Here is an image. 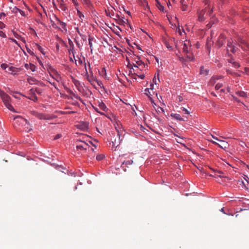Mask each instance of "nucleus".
Instances as JSON below:
<instances>
[{
    "instance_id": "f257e3e1",
    "label": "nucleus",
    "mask_w": 249,
    "mask_h": 249,
    "mask_svg": "<svg viewBox=\"0 0 249 249\" xmlns=\"http://www.w3.org/2000/svg\"><path fill=\"white\" fill-rule=\"evenodd\" d=\"M213 12V8L210 9L209 4L205 9L198 12V20L200 21H203L208 17H210Z\"/></svg>"
},
{
    "instance_id": "f03ea898",
    "label": "nucleus",
    "mask_w": 249,
    "mask_h": 249,
    "mask_svg": "<svg viewBox=\"0 0 249 249\" xmlns=\"http://www.w3.org/2000/svg\"><path fill=\"white\" fill-rule=\"evenodd\" d=\"M0 97L6 107L10 110L15 111L14 107L10 104V97L1 89H0Z\"/></svg>"
},
{
    "instance_id": "7ed1b4c3",
    "label": "nucleus",
    "mask_w": 249,
    "mask_h": 249,
    "mask_svg": "<svg viewBox=\"0 0 249 249\" xmlns=\"http://www.w3.org/2000/svg\"><path fill=\"white\" fill-rule=\"evenodd\" d=\"M238 48L236 46V44L233 42V40L231 39L229 40L227 42V53H229V51H231L232 53H235L238 50Z\"/></svg>"
},
{
    "instance_id": "20e7f679",
    "label": "nucleus",
    "mask_w": 249,
    "mask_h": 249,
    "mask_svg": "<svg viewBox=\"0 0 249 249\" xmlns=\"http://www.w3.org/2000/svg\"><path fill=\"white\" fill-rule=\"evenodd\" d=\"M89 147L88 144L84 141L77 140L76 141V148L77 150H86Z\"/></svg>"
},
{
    "instance_id": "39448f33",
    "label": "nucleus",
    "mask_w": 249,
    "mask_h": 249,
    "mask_svg": "<svg viewBox=\"0 0 249 249\" xmlns=\"http://www.w3.org/2000/svg\"><path fill=\"white\" fill-rule=\"evenodd\" d=\"M237 42L238 46L243 50L245 51L249 50V43L247 42L244 39L239 38Z\"/></svg>"
},
{
    "instance_id": "423d86ee",
    "label": "nucleus",
    "mask_w": 249,
    "mask_h": 249,
    "mask_svg": "<svg viewBox=\"0 0 249 249\" xmlns=\"http://www.w3.org/2000/svg\"><path fill=\"white\" fill-rule=\"evenodd\" d=\"M144 93L148 97L149 100L152 104L153 107H155L156 103H155L154 98L153 96V95L155 94H153L152 92L151 91V90H150L149 89H145Z\"/></svg>"
},
{
    "instance_id": "0eeeda50",
    "label": "nucleus",
    "mask_w": 249,
    "mask_h": 249,
    "mask_svg": "<svg viewBox=\"0 0 249 249\" xmlns=\"http://www.w3.org/2000/svg\"><path fill=\"white\" fill-rule=\"evenodd\" d=\"M14 120L15 121V123H19L20 124L25 123V125L26 124H27V125H29V122L26 119L23 118V117H22L20 116H16L14 118Z\"/></svg>"
},
{
    "instance_id": "6e6552de",
    "label": "nucleus",
    "mask_w": 249,
    "mask_h": 249,
    "mask_svg": "<svg viewBox=\"0 0 249 249\" xmlns=\"http://www.w3.org/2000/svg\"><path fill=\"white\" fill-rule=\"evenodd\" d=\"M225 40V36L224 35L221 34L216 42V45L218 46V47H221L224 43Z\"/></svg>"
},
{
    "instance_id": "1a4fd4ad",
    "label": "nucleus",
    "mask_w": 249,
    "mask_h": 249,
    "mask_svg": "<svg viewBox=\"0 0 249 249\" xmlns=\"http://www.w3.org/2000/svg\"><path fill=\"white\" fill-rule=\"evenodd\" d=\"M219 142H220V143H218L214 141L213 142V143L215 144L218 145L220 147L223 149H226L228 147V144L226 142L223 140H220Z\"/></svg>"
},
{
    "instance_id": "9d476101",
    "label": "nucleus",
    "mask_w": 249,
    "mask_h": 249,
    "mask_svg": "<svg viewBox=\"0 0 249 249\" xmlns=\"http://www.w3.org/2000/svg\"><path fill=\"white\" fill-rule=\"evenodd\" d=\"M135 63H133V65L135 68H138V66L143 65V64L142 61L140 60V58L137 56H135L134 58Z\"/></svg>"
},
{
    "instance_id": "9b49d317",
    "label": "nucleus",
    "mask_w": 249,
    "mask_h": 249,
    "mask_svg": "<svg viewBox=\"0 0 249 249\" xmlns=\"http://www.w3.org/2000/svg\"><path fill=\"white\" fill-rule=\"evenodd\" d=\"M189 45V42L184 43L183 44V46L182 48V50L183 53H190L191 52V46H188Z\"/></svg>"
},
{
    "instance_id": "f8f14e48",
    "label": "nucleus",
    "mask_w": 249,
    "mask_h": 249,
    "mask_svg": "<svg viewBox=\"0 0 249 249\" xmlns=\"http://www.w3.org/2000/svg\"><path fill=\"white\" fill-rule=\"evenodd\" d=\"M88 66L90 70V72L92 73V75L89 77V75L87 77L88 80L91 84H93V82L95 81V77L93 76L92 71L90 68V64L89 63L88 64Z\"/></svg>"
},
{
    "instance_id": "ddd939ff",
    "label": "nucleus",
    "mask_w": 249,
    "mask_h": 249,
    "mask_svg": "<svg viewBox=\"0 0 249 249\" xmlns=\"http://www.w3.org/2000/svg\"><path fill=\"white\" fill-rule=\"evenodd\" d=\"M154 84H156V74L154 75V77L153 78V82L150 84V87L147 88L146 89H149L151 90L153 94H155V91H154Z\"/></svg>"
},
{
    "instance_id": "4468645a",
    "label": "nucleus",
    "mask_w": 249,
    "mask_h": 249,
    "mask_svg": "<svg viewBox=\"0 0 249 249\" xmlns=\"http://www.w3.org/2000/svg\"><path fill=\"white\" fill-rule=\"evenodd\" d=\"M98 106L101 109L104 111H107L108 110V108H107V106L103 102L98 101Z\"/></svg>"
},
{
    "instance_id": "2eb2a0df",
    "label": "nucleus",
    "mask_w": 249,
    "mask_h": 249,
    "mask_svg": "<svg viewBox=\"0 0 249 249\" xmlns=\"http://www.w3.org/2000/svg\"><path fill=\"white\" fill-rule=\"evenodd\" d=\"M38 118L41 120H51L52 119V118L50 117L49 115L41 113H39Z\"/></svg>"
},
{
    "instance_id": "dca6fc26",
    "label": "nucleus",
    "mask_w": 249,
    "mask_h": 249,
    "mask_svg": "<svg viewBox=\"0 0 249 249\" xmlns=\"http://www.w3.org/2000/svg\"><path fill=\"white\" fill-rule=\"evenodd\" d=\"M25 68L27 70H30L32 71H36V67L35 65L32 64H25Z\"/></svg>"
},
{
    "instance_id": "f3484780",
    "label": "nucleus",
    "mask_w": 249,
    "mask_h": 249,
    "mask_svg": "<svg viewBox=\"0 0 249 249\" xmlns=\"http://www.w3.org/2000/svg\"><path fill=\"white\" fill-rule=\"evenodd\" d=\"M235 94L238 96L243 98H247L248 97L247 93L243 91H238L235 92Z\"/></svg>"
},
{
    "instance_id": "a211bd4d",
    "label": "nucleus",
    "mask_w": 249,
    "mask_h": 249,
    "mask_svg": "<svg viewBox=\"0 0 249 249\" xmlns=\"http://www.w3.org/2000/svg\"><path fill=\"white\" fill-rule=\"evenodd\" d=\"M157 8L162 12H165L164 7L157 0Z\"/></svg>"
},
{
    "instance_id": "6ab92c4d",
    "label": "nucleus",
    "mask_w": 249,
    "mask_h": 249,
    "mask_svg": "<svg viewBox=\"0 0 249 249\" xmlns=\"http://www.w3.org/2000/svg\"><path fill=\"white\" fill-rule=\"evenodd\" d=\"M180 3L181 4V9L182 11H185L187 9V5L185 3V0H181Z\"/></svg>"
},
{
    "instance_id": "aec40b11",
    "label": "nucleus",
    "mask_w": 249,
    "mask_h": 249,
    "mask_svg": "<svg viewBox=\"0 0 249 249\" xmlns=\"http://www.w3.org/2000/svg\"><path fill=\"white\" fill-rule=\"evenodd\" d=\"M94 38L91 36L89 37V44L90 48V52L92 53V41L93 40Z\"/></svg>"
},
{
    "instance_id": "412c9836",
    "label": "nucleus",
    "mask_w": 249,
    "mask_h": 249,
    "mask_svg": "<svg viewBox=\"0 0 249 249\" xmlns=\"http://www.w3.org/2000/svg\"><path fill=\"white\" fill-rule=\"evenodd\" d=\"M171 116L178 120H180V121L183 120V119L182 118V117L180 116V115L179 114H171Z\"/></svg>"
},
{
    "instance_id": "4be33fe9",
    "label": "nucleus",
    "mask_w": 249,
    "mask_h": 249,
    "mask_svg": "<svg viewBox=\"0 0 249 249\" xmlns=\"http://www.w3.org/2000/svg\"><path fill=\"white\" fill-rule=\"evenodd\" d=\"M118 136L119 137V140L118 141H116V140H114V142H113V145L116 146L117 147L118 146L120 143V136L119 133H118Z\"/></svg>"
},
{
    "instance_id": "5701e85b",
    "label": "nucleus",
    "mask_w": 249,
    "mask_h": 249,
    "mask_svg": "<svg viewBox=\"0 0 249 249\" xmlns=\"http://www.w3.org/2000/svg\"><path fill=\"white\" fill-rule=\"evenodd\" d=\"M186 54V58L189 61H193L194 59V56H193L191 52H190V53Z\"/></svg>"
},
{
    "instance_id": "b1692460",
    "label": "nucleus",
    "mask_w": 249,
    "mask_h": 249,
    "mask_svg": "<svg viewBox=\"0 0 249 249\" xmlns=\"http://www.w3.org/2000/svg\"><path fill=\"white\" fill-rule=\"evenodd\" d=\"M132 163H133L132 160H127L126 161H124V162H123V163L122 165V166L123 167H124V165L128 166L129 165H131L132 164Z\"/></svg>"
},
{
    "instance_id": "393cba45",
    "label": "nucleus",
    "mask_w": 249,
    "mask_h": 249,
    "mask_svg": "<svg viewBox=\"0 0 249 249\" xmlns=\"http://www.w3.org/2000/svg\"><path fill=\"white\" fill-rule=\"evenodd\" d=\"M48 70L53 74L57 73V71L51 65L48 66Z\"/></svg>"
},
{
    "instance_id": "a878e982",
    "label": "nucleus",
    "mask_w": 249,
    "mask_h": 249,
    "mask_svg": "<svg viewBox=\"0 0 249 249\" xmlns=\"http://www.w3.org/2000/svg\"><path fill=\"white\" fill-rule=\"evenodd\" d=\"M29 99L31 100L34 102H37L38 100L37 97L33 93V95L30 97H27Z\"/></svg>"
},
{
    "instance_id": "bb28decb",
    "label": "nucleus",
    "mask_w": 249,
    "mask_h": 249,
    "mask_svg": "<svg viewBox=\"0 0 249 249\" xmlns=\"http://www.w3.org/2000/svg\"><path fill=\"white\" fill-rule=\"evenodd\" d=\"M218 78H219V77L218 76H213V77H212V78L211 79V80H210L211 84H214L216 82V80L218 79Z\"/></svg>"
},
{
    "instance_id": "cd10ccee",
    "label": "nucleus",
    "mask_w": 249,
    "mask_h": 249,
    "mask_svg": "<svg viewBox=\"0 0 249 249\" xmlns=\"http://www.w3.org/2000/svg\"><path fill=\"white\" fill-rule=\"evenodd\" d=\"M201 74H207L208 73V71L206 69H204V68L203 67H201L200 68V71Z\"/></svg>"
},
{
    "instance_id": "c85d7f7f",
    "label": "nucleus",
    "mask_w": 249,
    "mask_h": 249,
    "mask_svg": "<svg viewBox=\"0 0 249 249\" xmlns=\"http://www.w3.org/2000/svg\"><path fill=\"white\" fill-rule=\"evenodd\" d=\"M105 158L103 154H99L96 156V160L98 161L102 160Z\"/></svg>"
},
{
    "instance_id": "c756f323",
    "label": "nucleus",
    "mask_w": 249,
    "mask_h": 249,
    "mask_svg": "<svg viewBox=\"0 0 249 249\" xmlns=\"http://www.w3.org/2000/svg\"><path fill=\"white\" fill-rule=\"evenodd\" d=\"M31 114H32L33 115H34V116H36V117H37V118H38V116L39 114V112H37V111H34V110H33V111H31Z\"/></svg>"
},
{
    "instance_id": "7c9ffc66",
    "label": "nucleus",
    "mask_w": 249,
    "mask_h": 249,
    "mask_svg": "<svg viewBox=\"0 0 249 249\" xmlns=\"http://www.w3.org/2000/svg\"><path fill=\"white\" fill-rule=\"evenodd\" d=\"M222 86V83H218L216 84L215 86V89L216 90H218Z\"/></svg>"
},
{
    "instance_id": "2f4dec72",
    "label": "nucleus",
    "mask_w": 249,
    "mask_h": 249,
    "mask_svg": "<svg viewBox=\"0 0 249 249\" xmlns=\"http://www.w3.org/2000/svg\"><path fill=\"white\" fill-rule=\"evenodd\" d=\"M232 65L234 67L237 68L240 67V64L237 62H233Z\"/></svg>"
},
{
    "instance_id": "473e14b6",
    "label": "nucleus",
    "mask_w": 249,
    "mask_h": 249,
    "mask_svg": "<svg viewBox=\"0 0 249 249\" xmlns=\"http://www.w3.org/2000/svg\"><path fill=\"white\" fill-rule=\"evenodd\" d=\"M77 13H78V15L79 16V17L82 20H83V18H84V15L79 11H77Z\"/></svg>"
},
{
    "instance_id": "72a5a7b5",
    "label": "nucleus",
    "mask_w": 249,
    "mask_h": 249,
    "mask_svg": "<svg viewBox=\"0 0 249 249\" xmlns=\"http://www.w3.org/2000/svg\"><path fill=\"white\" fill-rule=\"evenodd\" d=\"M60 8L63 11H65L67 9L66 7L62 3H61V4H60Z\"/></svg>"
},
{
    "instance_id": "f704fd0d",
    "label": "nucleus",
    "mask_w": 249,
    "mask_h": 249,
    "mask_svg": "<svg viewBox=\"0 0 249 249\" xmlns=\"http://www.w3.org/2000/svg\"><path fill=\"white\" fill-rule=\"evenodd\" d=\"M105 12L107 16H109L110 18L114 16V14H111L109 11L105 10Z\"/></svg>"
},
{
    "instance_id": "c9c22d12",
    "label": "nucleus",
    "mask_w": 249,
    "mask_h": 249,
    "mask_svg": "<svg viewBox=\"0 0 249 249\" xmlns=\"http://www.w3.org/2000/svg\"><path fill=\"white\" fill-rule=\"evenodd\" d=\"M0 36L2 37L3 38H5L6 37V36L4 32L0 30Z\"/></svg>"
},
{
    "instance_id": "e433bc0d",
    "label": "nucleus",
    "mask_w": 249,
    "mask_h": 249,
    "mask_svg": "<svg viewBox=\"0 0 249 249\" xmlns=\"http://www.w3.org/2000/svg\"><path fill=\"white\" fill-rule=\"evenodd\" d=\"M36 46H37V48H38V50H39V51H40L42 53L44 54V53H43V49H42V48L40 46L38 45V44H36Z\"/></svg>"
},
{
    "instance_id": "4c0bfd02",
    "label": "nucleus",
    "mask_w": 249,
    "mask_h": 249,
    "mask_svg": "<svg viewBox=\"0 0 249 249\" xmlns=\"http://www.w3.org/2000/svg\"><path fill=\"white\" fill-rule=\"evenodd\" d=\"M182 110L185 114H189L190 113L188 110L184 107H182Z\"/></svg>"
},
{
    "instance_id": "58836bf2",
    "label": "nucleus",
    "mask_w": 249,
    "mask_h": 249,
    "mask_svg": "<svg viewBox=\"0 0 249 249\" xmlns=\"http://www.w3.org/2000/svg\"><path fill=\"white\" fill-rule=\"evenodd\" d=\"M83 2V3L87 4V5H89V3H90V1L89 0H81Z\"/></svg>"
},
{
    "instance_id": "ea45409f",
    "label": "nucleus",
    "mask_w": 249,
    "mask_h": 249,
    "mask_svg": "<svg viewBox=\"0 0 249 249\" xmlns=\"http://www.w3.org/2000/svg\"><path fill=\"white\" fill-rule=\"evenodd\" d=\"M53 75L55 76L54 79H56L57 81H58V79L60 78L58 73L53 74Z\"/></svg>"
},
{
    "instance_id": "a19ab883",
    "label": "nucleus",
    "mask_w": 249,
    "mask_h": 249,
    "mask_svg": "<svg viewBox=\"0 0 249 249\" xmlns=\"http://www.w3.org/2000/svg\"><path fill=\"white\" fill-rule=\"evenodd\" d=\"M62 137V135L61 134H57L55 136L54 138V140H57V139H59L60 138H61Z\"/></svg>"
},
{
    "instance_id": "79ce46f5",
    "label": "nucleus",
    "mask_w": 249,
    "mask_h": 249,
    "mask_svg": "<svg viewBox=\"0 0 249 249\" xmlns=\"http://www.w3.org/2000/svg\"><path fill=\"white\" fill-rule=\"evenodd\" d=\"M74 84L76 87H78L80 85V82L79 81L75 80L74 81Z\"/></svg>"
},
{
    "instance_id": "37998d69",
    "label": "nucleus",
    "mask_w": 249,
    "mask_h": 249,
    "mask_svg": "<svg viewBox=\"0 0 249 249\" xmlns=\"http://www.w3.org/2000/svg\"><path fill=\"white\" fill-rule=\"evenodd\" d=\"M233 99L234 101H235L237 102H240V101L235 96L232 95Z\"/></svg>"
},
{
    "instance_id": "c03bdc74",
    "label": "nucleus",
    "mask_w": 249,
    "mask_h": 249,
    "mask_svg": "<svg viewBox=\"0 0 249 249\" xmlns=\"http://www.w3.org/2000/svg\"><path fill=\"white\" fill-rule=\"evenodd\" d=\"M177 100L178 102H181L183 100V98L181 96H178L177 98Z\"/></svg>"
},
{
    "instance_id": "a18cd8bd",
    "label": "nucleus",
    "mask_w": 249,
    "mask_h": 249,
    "mask_svg": "<svg viewBox=\"0 0 249 249\" xmlns=\"http://www.w3.org/2000/svg\"><path fill=\"white\" fill-rule=\"evenodd\" d=\"M60 25H61L62 27L63 28H65V27H66V23L62 21H60Z\"/></svg>"
},
{
    "instance_id": "49530a36",
    "label": "nucleus",
    "mask_w": 249,
    "mask_h": 249,
    "mask_svg": "<svg viewBox=\"0 0 249 249\" xmlns=\"http://www.w3.org/2000/svg\"><path fill=\"white\" fill-rule=\"evenodd\" d=\"M1 67L3 69L5 70V69H6V67H7V65H6V64H2L1 65Z\"/></svg>"
},
{
    "instance_id": "de8ad7c7",
    "label": "nucleus",
    "mask_w": 249,
    "mask_h": 249,
    "mask_svg": "<svg viewBox=\"0 0 249 249\" xmlns=\"http://www.w3.org/2000/svg\"><path fill=\"white\" fill-rule=\"evenodd\" d=\"M15 93H18V92H13L12 93H11V94L14 97H15V98H18V96H17V95H16L15 94Z\"/></svg>"
},
{
    "instance_id": "09e8293b",
    "label": "nucleus",
    "mask_w": 249,
    "mask_h": 249,
    "mask_svg": "<svg viewBox=\"0 0 249 249\" xmlns=\"http://www.w3.org/2000/svg\"><path fill=\"white\" fill-rule=\"evenodd\" d=\"M159 109H160V110H161L162 112H164V109H163V107H158V108L157 109V112L158 111H158H160Z\"/></svg>"
},
{
    "instance_id": "8fccbe9b",
    "label": "nucleus",
    "mask_w": 249,
    "mask_h": 249,
    "mask_svg": "<svg viewBox=\"0 0 249 249\" xmlns=\"http://www.w3.org/2000/svg\"><path fill=\"white\" fill-rule=\"evenodd\" d=\"M11 40H12L13 42H14L15 43H16V44H17L18 45H18V41H17L16 39H14V38H11Z\"/></svg>"
},
{
    "instance_id": "3c124183",
    "label": "nucleus",
    "mask_w": 249,
    "mask_h": 249,
    "mask_svg": "<svg viewBox=\"0 0 249 249\" xmlns=\"http://www.w3.org/2000/svg\"><path fill=\"white\" fill-rule=\"evenodd\" d=\"M227 72L231 75H236L235 73L232 72L231 71L228 70Z\"/></svg>"
},
{
    "instance_id": "603ef678",
    "label": "nucleus",
    "mask_w": 249,
    "mask_h": 249,
    "mask_svg": "<svg viewBox=\"0 0 249 249\" xmlns=\"http://www.w3.org/2000/svg\"><path fill=\"white\" fill-rule=\"evenodd\" d=\"M138 77H139L141 79H143L144 78V74H141L140 75H137Z\"/></svg>"
},
{
    "instance_id": "864d4df0",
    "label": "nucleus",
    "mask_w": 249,
    "mask_h": 249,
    "mask_svg": "<svg viewBox=\"0 0 249 249\" xmlns=\"http://www.w3.org/2000/svg\"><path fill=\"white\" fill-rule=\"evenodd\" d=\"M92 107L95 111H96L98 113L99 112V110L97 107H94V106H92Z\"/></svg>"
},
{
    "instance_id": "5fc2aeb1",
    "label": "nucleus",
    "mask_w": 249,
    "mask_h": 249,
    "mask_svg": "<svg viewBox=\"0 0 249 249\" xmlns=\"http://www.w3.org/2000/svg\"><path fill=\"white\" fill-rule=\"evenodd\" d=\"M5 16L4 13H1L0 14V19H1L2 17H4Z\"/></svg>"
},
{
    "instance_id": "6e6d98bb",
    "label": "nucleus",
    "mask_w": 249,
    "mask_h": 249,
    "mask_svg": "<svg viewBox=\"0 0 249 249\" xmlns=\"http://www.w3.org/2000/svg\"><path fill=\"white\" fill-rule=\"evenodd\" d=\"M138 1L142 4H143V1L147 4V2L145 0H138Z\"/></svg>"
},
{
    "instance_id": "4d7b16f0",
    "label": "nucleus",
    "mask_w": 249,
    "mask_h": 249,
    "mask_svg": "<svg viewBox=\"0 0 249 249\" xmlns=\"http://www.w3.org/2000/svg\"><path fill=\"white\" fill-rule=\"evenodd\" d=\"M27 52L31 54H34V53L30 49H27Z\"/></svg>"
},
{
    "instance_id": "13d9d810",
    "label": "nucleus",
    "mask_w": 249,
    "mask_h": 249,
    "mask_svg": "<svg viewBox=\"0 0 249 249\" xmlns=\"http://www.w3.org/2000/svg\"><path fill=\"white\" fill-rule=\"evenodd\" d=\"M124 21L123 19H120L119 21V23L120 24H123L124 23Z\"/></svg>"
},
{
    "instance_id": "bf43d9fd",
    "label": "nucleus",
    "mask_w": 249,
    "mask_h": 249,
    "mask_svg": "<svg viewBox=\"0 0 249 249\" xmlns=\"http://www.w3.org/2000/svg\"><path fill=\"white\" fill-rule=\"evenodd\" d=\"M57 1L60 4H61V3H63L64 0H57Z\"/></svg>"
},
{
    "instance_id": "052dcab7",
    "label": "nucleus",
    "mask_w": 249,
    "mask_h": 249,
    "mask_svg": "<svg viewBox=\"0 0 249 249\" xmlns=\"http://www.w3.org/2000/svg\"><path fill=\"white\" fill-rule=\"evenodd\" d=\"M102 72L103 73H105L106 74V69L105 68H103L102 70Z\"/></svg>"
},
{
    "instance_id": "680f3d73",
    "label": "nucleus",
    "mask_w": 249,
    "mask_h": 249,
    "mask_svg": "<svg viewBox=\"0 0 249 249\" xmlns=\"http://www.w3.org/2000/svg\"><path fill=\"white\" fill-rule=\"evenodd\" d=\"M212 137L213 139L215 140H217L218 141H219L220 140L216 137L215 136H212Z\"/></svg>"
},
{
    "instance_id": "e2e57ef3",
    "label": "nucleus",
    "mask_w": 249,
    "mask_h": 249,
    "mask_svg": "<svg viewBox=\"0 0 249 249\" xmlns=\"http://www.w3.org/2000/svg\"><path fill=\"white\" fill-rule=\"evenodd\" d=\"M229 62L232 64L233 62H234V61L232 59H231L229 60Z\"/></svg>"
},
{
    "instance_id": "0e129e2a",
    "label": "nucleus",
    "mask_w": 249,
    "mask_h": 249,
    "mask_svg": "<svg viewBox=\"0 0 249 249\" xmlns=\"http://www.w3.org/2000/svg\"><path fill=\"white\" fill-rule=\"evenodd\" d=\"M178 32L180 36H181V35H182V32H181V30H180V29L179 28L178 29Z\"/></svg>"
},
{
    "instance_id": "69168bd1",
    "label": "nucleus",
    "mask_w": 249,
    "mask_h": 249,
    "mask_svg": "<svg viewBox=\"0 0 249 249\" xmlns=\"http://www.w3.org/2000/svg\"><path fill=\"white\" fill-rule=\"evenodd\" d=\"M17 10L20 12V13L21 15H22V14L24 13V12L23 11L19 10V9H17Z\"/></svg>"
},
{
    "instance_id": "338daca9",
    "label": "nucleus",
    "mask_w": 249,
    "mask_h": 249,
    "mask_svg": "<svg viewBox=\"0 0 249 249\" xmlns=\"http://www.w3.org/2000/svg\"><path fill=\"white\" fill-rule=\"evenodd\" d=\"M31 130H32L31 128L28 129V127H27V129H26V131H27V132H29V131H30Z\"/></svg>"
},
{
    "instance_id": "774afa93",
    "label": "nucleus",
    "mask_w": 249,
    "mask_h": 249,
    "mask_svg": "<svg viewBox=\"0 0 249 249\" xmlns=\"http://www.w3.org/2000/svg\"><path fill=\"white\" fill-rule=\"evenodd\" d=\"M217 173H218V174H222V173H222V171H217Z\"/></svg>"
}]
</instances>
